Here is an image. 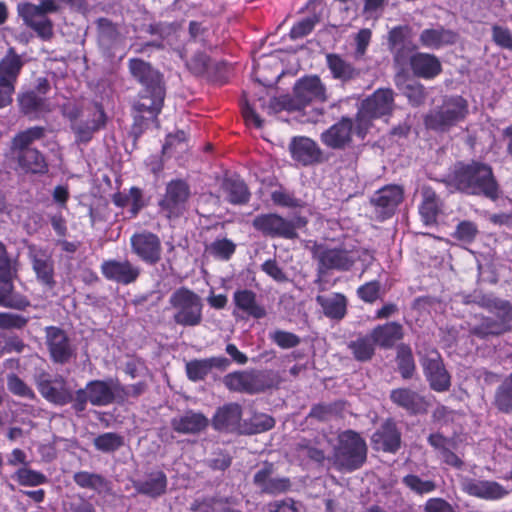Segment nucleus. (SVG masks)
Listing matches in <instances>:
<instances>
[{
    "mask_svg": "<svg viewBox=\"0 0 512 512\" xmlns=\"http://www.w3.org/2000/svg\"><path fill=\"white\" fill-rule=\"evenodd\" d=\"M16 273L17 271L12 266L7 248L5 244L0 241V284H9L11 286Z\"/></svg>",
    "mask_w": 512,
    "mask_h": 512,
    "instance_id": "59",
    "label": "nucleus"
},
{
    "mask_svg": "<svg viewBox=\"0 0 512 512\" xmlns=\"http://www.w3.org/2000/svg\"><path fill=\"white\" fill-rule=\"evenodd\" d=\"M7 389L15 396L36 400V394L33 389L17 374L11 373L7 376Z\"/></svg>",
    "mask_w": 512,
    "mask_h": 512,
    "instance_id": "56",
    "label": "nucleus"
},
{
    "mask_svg": "<svg viewBox=\"0 0 512 512\" xmlns=\"http://www.w3.org/2000/svg\"><path fill=\"white\" fill-rule=\"evenodd\" d=\"M272 473L273 464L266 463L263 468L255 473L253 483L260 488L262 493L269 495H278L290 490L291 481L289 478H272Z\"/></svg>",
    "mask_w": 512,
    "mask_h": 512,
    "instance_id": "28",
    "label": "nucleus"
},
{
    "mask_svg": "<svg viewBox=\"0 0 512 512\" xmlns=\"http://www.w3.org/2000/svg\"><path fill=\"white\" fill-rule=\"evenodd\" d=\"M186 67L195 76L213 78V64L205 52H196L186 61Z\"/></svg>",
    "mask_w": 512,
    "mask_h": 512,
    "instance_id": "51",
    "label": "nucleus"
},
{
    "mask_svg": "<svg viewBox=\"0 0 512 512\" xmlns=\"http://www.w3.org/2000/svg\"><path fill=\"white\" fill-rule=\"evenodd\" d=\"M353 126L351 118L342 117L321 134V142L331 149H344L352 142Z\"/></svg>",
    "mask_w": 512,
    "mask_h": 512,
    "instance_id": "24",
    "label": "nucleus"
},
{
    "mask_svg": "<svg viewBox=\"0 0 512 512\" xmlns=\"http://www.w3.org/2000/svg\"><path fill=\"white\" fill-rule=\"evenodd\" d=\"M172 429L183 435H196L207 429L209 419L201 412L187 410L184 414L171 419Z\"/></svg>",
    "mask_w": 512,
    "mask_h": 512,
    "instance_id": "30",
    "label": "nucleus"
},
{
    "mask_svg": "<svg viewBox=\"0 0 512 512\" xmlns=\"http://www.w3.org/2000/svg\"><path fill=\"white\" fill-rule=\"evenodd\" d=\"M275 419L265 413L254 412L250 419H246L240 426V433L244 435H255L267 432L274 428Z\"/></svg>",
    "mask_w": 512,
    "mask_h": 512,
    "instance_id": "45",
    "label": "nucleus"
},
{
    "mask_svg": "<svg viewBox=\"0 0 512 512\" xmlns=\"http://www.w3.org/2000/svg\"><path fill=\"white\" fill-rule=\"evenodd\" d=\"M403 200V188L396 184H390L378 189L370 198V204L373 207L376 219L383 222L396 213Z\"/></svg>",
    "mask_w": 512,
    "mask_h": 512,
    "instance_id": "15",
    "label": "nucleus"
},
{
    "mask_svg": "<svg viewBox=\"0 0 512 512\" xmlns=\"http://www.w3.org/2000/svg\"><path fill=\"white\" fill-rule=\"evenodd\" d=\"M107 124V115L104 107L99 102H94L92 109H88L87 119L81 120L71 125L75 134L76 142L87 144L94 134L105 128Z\"/></svg>",
    "mask_w": 512,
    "mask_h": 512,
    "instance_id": "17",
    "label": "nucleus"
},
{
    "mask_svg": "<svg viewBox=\"0 0 512 512\" xmlns=\"http://www.w3.org/2000/svg\"><path fill=\"white\" fill-rule=\"evenodd\" d=\"M60 10V6L55 0H41L39 4L25 3L19 11L30 13V15H37L40 17H47L49 13H56Z\"/></svg>",
    "mask_w": 512,
    "mask_h": 512,
    "instance_id": "60",
    "label": "nucleus"
},
{
    "mask_svg": "<svg viewBox=\"0 0 512 512\" xmlns=\"http://www.w3.org/2000/svg\"><path fill=\"white\" fill-rule=\"evenodd\" d=\"M394 104V92L390 88H379L361 103L364 111L370 113L376 119L392 112Z\"/></svg>",
    "mask_w": 512,
    "mask_h": 512,
    "instance_id": "33",
    "label": "nucleus"
},
{
    "mask_svg": "<svg viewBox=\"0 0 512 512\" xmlns=\"http://www.w3.org/2000/svg\"><path fill=\"white\" fill-rule=\"evenodd\" d=\"M93 443L97 450L111 453L117 451L124 445V438L115 432H106L98 435Z\"/></svg>",
    "mask_w": 512,
    "mask_h": 512,
    "instance_id": "53",
    "label": "nucleus"
},
{
    "mask_svg": "<svg viewBox=\"0 0 512 512\" xmlns=\"http://www.w3.org/2000/svg\"><path fill=\"white\" fill-rule=\"evenodd\" d=\"M448 184L462 194L491 201H496L501 193L493 167L479 160L456 162L448 175Z\"/></svg>",
    "mask_w": 512,
    "mask_h": 512,
    "instance_id": "2",
    "label": "nucleus"
},
{
    "mask_svg": "<svg viewBox=\"0 0 512 512\" xmlns=\"http://www.w3.org/2000/svg\"><path fill=\"white\" fill-rule=\"evenodd\" d=\"M373 448L385 453H396L401 448L402 433L393 418L385 419L371 436Z\"/></svg>",
    "mask_w": 512,
    "mask_h": 512,
    "instance_id": "19",
    "label": "nucleus"
},
{
    "mask_svg": "<svg viewBox=\"0 0 512 512\" xmlns=\"http://www.w3.org/2000/svg\"><path fill=\"white\" fill-rule=\"evenodd\" d=\"M102 275L109 281L122 285H130L139 278L141 269L128 259L123 261L109 259L101 263Z\"/></svg>",
    "mask_w": 512,
    "mask_h": 512,
    "instance_id": "21",
    "label": "nucleus"
},
{
    "mask_svg": "<svg viewBox=\"0 0 512 512\" xmlns=\"http://www.w3.org/2000/svg\"><path fill=\"white\" fill-rule=\"evenodd\" d=\"M252 225L263 236L270 238L296 239L297 229L300 227L293 220L286 219L277 213H263L257 215Z\"/></svg>",
    "mask_w": 512,
    "mask_h": 512,
    "instance_id": "12",
    "label": "nucleus"
},
{
    "mask_svg": "<svg viewBox=\"0 0 512 512\" xmlns=\"http://www.w3.org/2000/svg\"><path fill=\"white\" fill-rule=\"evenodd\" d=\"M169 304L175 310L173 321L183 327H194L203 320V302L201 297L189 289L181 286L169 298Z\"/></svg>",
    "mask_w": 512,
    "mask_h": 512,
    "instance_id": "6",
    "label": "nucleus"
},
{
    "mask_svg": "<svg viewBox=\"0 0 512 512\" xmlns=\"http://www.w3.org/2000/svg\"><path fill=\"white\" fill-rule=\"evenodd\" d=\"M131 252L143 263L154 266L162 259V242L160 237L149 231L141 230L130 237Z\"/></svg>",
    "mask_w": 512,
    "mask_h": 512,
    "instance_id": "13",
    "label": "nucleus"
},
{
    "mask_svg": "<svg viewBox=\"0 0 512 512\" xmlns=\"http://www.w3.org/2000/svg\"><path fill=\"white\" fill-rule=\"evenodd\" d=\"M228 499L215 496H207L201 499H195L191 504L192 512H231L228 506Z\"/></svg>",
    "mask_w": 512,
    "mask_h": 512,
    "instance_id": "50",
    "label": "nucleus"
},
{
    "mask_svg": "<svg viewBox=\"0 0 512 512\" xmlns=\"http://www.w3.org/2000/svg\"><path fill=\"white\" fill-rule=\"evenodd\" d=\"M318 272L329 270L348 271L355 263L353 252L343 247L323 248L317 253Z\"/></svg>",
    "mask_w": 512,
    "mask_h": 512,
    "instance_id": "20",
    "label": "nucleus"
},
{
    "mask_svg": "<svg viewBox=\"0 0 512 512\" xmlns=\"http://www.w3.org/2000/svg\"><path fill=\"white\" fill-rule=\"evenodd\" d=\"M31 261L37 280L49 289H53L56 285L53 260L43 253L33 255Z\"/></svg>",
    "mask_w": 512,
    "mask_h": 512,
    "instance_id": "42",
    "label": "nucleus"
},
{
    "mask_svg": "<svg viewBox=\"0 0 512 512\" xmlns=\"http://www.w3.org/2000/svg\"><path fill=\"white\" fill-rule=\"evenodd\" d=\"M207 251L216 259L228 261L236 251V244L228 238L216 239L207 247Z\"/></svg>",
    "mask_w": 512,
    "mask_h": 512,
    "instance_id": "54",
    "label": "nucleus"
},
{
    "mask_svg": "<svg viewBox=\"0 0 512 512\" xmlns=\"http://www.w3.org/2000/svg\"><path fill=\"white\" fill-rule=\"evenodd\" d=\"M327 101L326 87L317 75L299 78L293 87V107L304 109L311 103H324Z\"/></svg>",
    "mask_w": 512,
    "mask_h": 512,
    "instance_id": "14",
    "label": "nucleus"
},
{
    "mask_svg": "<svg viewBox=\"0 0 512 512\" xmlns=\"http://www.w3.org/2000/svg\"><path fill=\"white\" fill-rule=\"evenodd\" d=\"M128 71L131 77L141 85L137 100L133 104L136 112L133 118V129L142 133L146 124L143 113L157 119L161 113L166 95L163 75L151 63L141 58L128 60Z\"/></svg>",
    "mask_w": 512,
    "mask_h": 512,
    "instance_id": "1",
    "label": "nucleus"
},
{
    "mask_svg": "<svg viewBox=\"0 0 512 512\" xmlns=\"http://www.w3.org/2000/svg\"><path fill=\"white\" fill-rule=\"evenodd\" d=\"M478 233V226L475 222L462 220L457 224L452 237L460 242L471 244L475 241Z\"/></svg>",
    "mask_w": 512,
    "mask_h": 512,
    "instance_id": "57",
    "label": "nucleus"
},
{
    "mask_svg": "<svg viewBox=\"0 0 512 512\" xmlns=\"http://www.w3.org/2000/svg\"><path fill=\"white\" fill-rule=\"evenodd\" d=\"M370 334L376 344L384 349L392 348L404 336L403 326L395 321L375 326Z\"/></svg>",
    "mask_w": 512,
    "mask_h": 512,
    "instance_id": "37",
    "label": "nucleus"
},
{
    "mask_svg": "<svg viewBox=\"0 0 512 512\" xmlns=\"http://www.w3.org/2000/svg\"><path fill=\"white\" fill-rule=\"evenodd\" d=\"M46 345L50 359L55 364L64 365L75 355L67 333L56 326L46 328Z\"/></svg>",
    "mask_w": 512,
    "mask_h": 512,
    "instance_id": "18",
    "label": "nucleus"
},
{
    "mask_svg": "<svg viewBox=\"0 0 512 512\" xmlns=\"http://www.w3.org/2000/svg\"><path fill=\"white\" fill-rule=\"evenodd\" d=\"M356 294L364 303L373 304L381 299V283L378 280L366 282L357 288Z\"/></svg>",
    "mask_w": 512,
    "mask_h": 512,
    "instance_id": "61",
    "label": "nucleus"
},
{
    "mask_svg": "<svg viewBox=\"0 0 512 512\" xmlns=\"http://www.w3.org/2000/svg\"><path fill=\"white\" fill-rule=\"evenodd\" d=\"M403 484L416 494H428L436 490V483L432 480H422L418 475L408 474L402 479Z\"/></svg>",
    "mask_w": 512,
    "mask_h": 512,
    "instance_id": "58",
    "label": "nucleus"
},
{
    "mask_svg": "<svg viewBox=\"0 0 512 512\" xmlns=\"http://www.w3.org/2000/svg\"><path fill=\"white\" fill-rule=\"evenodd\" d=\"M493 405L504 414H512V372L496 388Z\"/></svg>",
    "mask_w": 512,
    "mask_h": 512,
    "instance_id": "47",
    "label": "nucleus"
},
{
    "mask_svg": "<svg viewBox=\"0 0 512 512\" xmlns=\"http://www.w3.org/2000/svg\"><path fill=\"white\" fill-rule=\"evenodd\" d=\"M509 331H511V327L505 326L497 318L481 316L480 323L470 329V334L479 339H487L490 336H500Z\"/></svg>",
    "mask_w": 512,
    "mask_h": 512,
    "instance_id": "43",
    "label": "nucleus"
},
{
    "mask_svg": "<svg viewBox=\"0 0 512 512\" xmlns=\"http://www.w3.org/2000/svg\"><path fill=\"white\" fill-rule=\"evenodd\" d=\"M24 60L14 47H9L0 59V78L17 84L24 67Z\"/></svg>",
    "mask_w": 512,
    "mask_h": 512,
    "instance_id": "41",
    "label": "nucleus"
},
{
    "mask_svg": "<svg viewBox=\"0 0 512 512\" xmlns=\"http://www.w3.org/2000/svg\"><path fill=\"white\" fill-rule=\"evenodd\" d=\"M465 489L469 495L486 500L501 499L508 494V491L495 481L471 480Z\"/></svg>",
    "mask_w": 512,
    "mask_h": 512,
    "instance_id": "40",
    "label": "nucleus"
},
{
    "mask_svg": "<svg viewBox=\"0 0 512 512\" xmlns=\"http://www.w3.org/2000/svg\"><path fill=\"white\" fill-rule=\"evenodd\" d=\"M46 128L32 126L17 132L11 139V159L15 163L14 170L25 175L42 176L49 172V164L46 156L37 148L32 147L36 142L44 138Z\"/></svg>",
    "mask_w": 512,
    "mask_h": 512,
    "instance_id": "3",
    "label": "nucleus"
},
{
    "mask_svg": "<svg viewBox=\"0 0 512 512\" xmlns=\"http://www.w3.org/2000/svg\"><path fill=\"white\" fill-rule=\"evenodd\" d=\"M187 140V134L183 130L168 134L162 146V153L171 155L174 151H183L187 147Z\"/></svg>",
    "mask_w": 512,
    "mask_h": 512,
    "instance_id": "62",
    "label": "nucleus"
},
{
    "mask_svg": "<svg viewBox=\"0 0 512 512\" xmlns=\"http://www.w3.org/2000/svg\"><path fill=\"white\" fill-rule=\"evenodd\" d=\"M221 188L225 194V199L230 204L245 205L250 201V190L244 180L239 177L224 178Z\"/></svg>",
    "mask_w": 512,
    "mask_h": 512,
    "instance_id": "39",
    "label": "nucleus"
},
{
    "mask_svg": "<svg viewBox=\"0 0 512 512\" xmlns=\"http://www.w3.org/2000/svg\"><path fill=\"white\" fill-rule=\"evenodd\" d=\"M289 151L291 158L305 167L324 161L321 148L314 140L308 137H294L289 144Z\"/></svg>",
    "mask_w": 512,
    "mask_h": 512,
    "instance_id": "22",
    "label": "nucleus"
},
{
    "mask_svg": "<svg viewBox=\"0 0 512 512\" xmlns=\"http://www.w3.org/2000/svg\"><path fill=\"white\" fill-rule=\"evenodd\" d=\"M14 291V284H0V306L10 309L24 310L29 305V300L24 296H18L12 298V292Z\"/></svg>",
    "mask_w": 512,
    "mask_h": 512,
    "instance_id": "52",
    "label": "nucleus"
},
{
    "mask_svg": "<svg viewBox=\"0 0 512 512\" xmlns=\"http://www.w3.org/2000/svg\"><path fill=\"white\" fill-rule=\"evenodd\" d=\"M326 64L334 79L342 83L356 80L361 75V70L345 60L341 55L329 53L326 55Z\"/></svg>",
    "mask_w": 512,
    "mask_h": 512,
    "instance_id": "36",
    "label": "nucleus"
},
{
    "mask_svg": "<svg viewBox=\"0 0 512 512\" xmlns=\"http://www.w3.org/2000/svg\"><path fill=\"white\" fill-rule=\"evenodd\" d=\"M97 42L103 54L113 58L114 50L123 41L117 24L110 19L101 17L96 20Z\"/></svg>",
    "mask_w": 512,
    "mask_h": 512,
    "instance_id": "25",
    "label": "nucleus"
},
{
    "mask_svg": "<svg viewBox=\"0 0 512 512\" xmlns=\"http://www.w3.org/2000/svg\"><path fill=\"white\" fill-rule=\"evenodd\" d=\"M116 395L113 390L112 380H91L85 388L75 391V402L72 409L76 413H82L90 402L93 406H108L114 403Z\"/></svg>",
    "mask_w": 512,
    "mask_h": 512,
    "instance_id": "11",
    "label": "nucleus"
},
{
    "mask_svg": "<svg viewBox=\"0 0 512 512\" xmlns=\"http://www.w3.org/2000/svg\"><path fill=\"white\" fill-rule=\"evenodd\" d=\"M17 102L19 111L30 119L38 118L41 114L50 111L47 98L39 95L35 90L19 93Z\"/></svg>",
    "mask_w": 512,
    "mask_h": 512,
    "instance_id": "34",
    "label": "nucleus"
},
{
    "mask_svg": "<svg viewBox=\"0 0 512 512\" xmlns=\"http://www.w3.org/2000/svg\"><path fill=\"white\" fill-rule=\"evenodd\" d=\"M376 342L371 334L360 335L348 344L353 357L359 362H368L375 355Z\"/></svg>",
    "mask_w": 512,
    "mask_h": 512,
    "instance_id": "46",
    "label": "nucleus"
},
{
    "mask_svg": "<svg viewBox=\"0 0 512 512\" xmlns=\"http://www.w3.org/2000/svg\"><path fill=\"white\" fill-rule=\"evenodd\" d=\"M422 201L419 205V214L425 225H434L442 212L443 202L436 191L430 186L421 190Z\"/></svg>",
    "mask_w": 512,
    "mask_h": 512,
    "instance_id": "35",
    "label": "nucleus"
},
{
    "mask_svg": "<svg viewBox=\"0 0 512 512\" xmlns=\"http://www.w3.org/2000/svg\"><path fill=\"white\" fill-rule=\"evenodd\" d=\"M19 15L25 25L31 28L43 41H50L54 36L53 22L48 17L30 15V13L19 11Z\"/></svg>",
    "mask_w": 512,
    "mask_h": 512,
    "instance_id": "44",
    "label": "nucleus"
},
{
    "mask_svg": "<svg viewBox=\"0 0 512 512\" xmlns=\"http://www.w3.org/2000/svg\"><path fill=\"white\" fill-rule=\"evenodd\" d=\"M469 114L468 101L460 96H445L440 105L429 110L423 118L427 130L438 134L448 133L463 122Z\"/></svg>",
    "mask_w": 512,
    "mask_h": 512,
    "instance_id": "4",
    "label": "nucleus"
},
{
    "mask_svg": "<svg viewBox=\"0 0 512 512\" xmlns=\"http://www.w3.org/2000/svg\"><path fill=\"white\" fill-rule=\"evenodd\" d=\"M398 371L404 380H410L416 373V364L411 348L408 345L398 347L396 355Z\"/></svg>",
    "mask_w": 512,
    "mask_h": 512,
    "instance_id": "49",
    "label": "nucleus"
},
{
    "mask_svg": "<svg viewBox=\"0 0 512 512\" xmlns=\"http://www.w3.org/2000/svg\"><path fill=\"white\" fill-rule=\"evenodd\" d=\"M191 196L189 184L183 179H173L166 184L165 193L158 201L159 213L168 220L184 215Z\"/></svg>",
    "mask_w": 512,
    "mask_h": 512,
    "instance_id": "8",
    "label": "nucleus"
},
{
    "mask_svg": "<svg viewBox=\"0 0 512 512\" xmlns=\"http://www.w3.org/2000/svg\"><path fill=\"white\" fill-rule=\"evenodd\" d=\"M270 339L281 349H290L297 347L301 342L300 337L295 333L281 329H277L274 332L270 333Z\"/></svg>",
    "mask_w": 512,
    "mask_h": 512,
    "instance_id": "64",
    "label": "nucleus"
},
{
    "mask_svg": "<svg viewBox=\"0 0 512 512\" xmlns=\"http://www.w3.org/2000/svg\"><path fill=\"white\" fill-rule=\"evenodd\" d=\"M242 406L238 403L231 402L218 407L212 417V426L217 431L233 432L238 430L242 425Z\"/></svg>",
    "mask_w": 512,
    "mask_h": 512,
    "instance_id": "26",
    "label": "nucleus"
},
{
    "mask_svg": "<svg viewBox=\"0 0 512 512\" xmlns=\"http://www.w3.org/2000/svg\"><path fill=\"white\" fill-rule=\"evenodd\" d=\"M389 399L396 407L404 410L410 416L425 415L430 407L426 396L409 387L392 389Z\"/></svg>",
    "mask_w": 512,
    "mask_h": 512,
    "instance_id": "16",
    "label": "nucleus"
},
{
    "mask_svg": "<svg viewBox=\"0 0 512 512\" xmlns=\"http://www.w3.org/2000/svg\"><path fill=\"white\" fill-rule=\"evenodd\" d=\"M13 479L21 486H39L48 482L43 473L27 468H19L13 475Z\"/></svg>",
    "mask_w": 512,
    "mask_h": 512,
    "instance_id": "55",
    "label": "nucleus"
},
{
    "mask_svg": "<svg viewBox=\"0 0 512 512\" xmlns=\"http://www.w3.org/2000/svg\"><path fill=\"white\" fill-rule=\"evenodd\" d=\"M367 453V444L361 435L354 430H346L338 436L333 454L334 467L340 472H354L365 464Z\"/></svg>",
    "mask_w": 512,
    "mask_h": 512,
    "instance_id": "5",
    "label": "nucleus"
},
{
    "mask_svg": "<svg viewBox=\"0 0 512 512\" xmlns=\"http://www.w3.org/2000/svg\"><path fill=\"white\" fill-rule=\"evenodd\" d=\"M225 387L232 392L257 394L273 387L271 373L267 371H234L223 378Z\"/></svg>",
    "mask_w": 512,
    "mask_h": 512,
    "instance_id": "9",
    "label": "nucleus"
},
{
    "mask_svg": "<svg viewBox=\"0 0 512 512\" xmlns=\"http://www.w3.org/2000/svg\"><path fill=\"white\" fill-rule=\"evenodd\" d=\"M233 316L239 313L244 317L262 319L267 315L266 308L257 300V294L250 289H237L233 294Z\"/></svg>",
    "mask_w": 512,
    "mask_h": 512,
    "instance_id": "23",
    "label": "nucleus"
},
{
    "mask_svg": "<svg viewBox=\"0 0 512 512\" xmlns=\"http://www.w3.org/2000/svg\"><path fill=\"white\" fill-rule=\"evenodd\" d=\"M295 451L300 458H307L322 465L326 459L325 451L319 447L317 439L302 438L295 445Z\"/></svg>",
    "mask_w": 512,
    "mask_h": 512,
    "instance_id": "48",
    "label": "nucleus"
},
{
    "mask_svg": "<svg viewBox=\"0 0 512 512\" xmlns=\"http://www.w3.org/2000/svg\"><path fill=\"white\" fill-rule=\"evenodd\" d=\"M34 382L38 392L47 402L55 406L74 404L75 393L63 376L57 375L52 378L48 372L41 371L34 376Z\"/></svg>",
    "mask_w": 512,
    "mask_h": 512,
    "instance_id": "10",
    "label": "nucleus"
},
{
    "mask_svg": "<svg viewBox=\"0 0 512 512\" xmlns=\"http://www.w3.org/2000/svg\"><path fill=\"white\" fill-rule=\"evenodd\" d=\"M210 373V365L207 359H195L186 364V374L189 380L198 382L204 380Z\"/></svg>",
    "mask_w": 512,
    "mask_h": 512,
    "instance_id": "63",
    "label": "nucleus"
},
{
    "mask_svg": "<svg viewBox=\"0 0 512 512\" xmlns=\"http://www.w3.org/2000/svg\"><path fill=\"white\" fill-rule=\"evenodd\" d=\"M317 304L322 308L323 314L332 320H342L347 314L348 301L344 294L333 293L330 297L317 295Z\"/></svg>",
    "mask_w": 512,
    "mask_h": 512,
    "instance_id": "38",
    "label": "nucleus"
},
{
    "mask_svg": "<svg viewBox=\"0 0 512 512\" xmlns=\"http://www.w3.org/2000/svg\"><path fill=\"white\" fill-rule=\"evenodd\" d=\"M411 29L407 25L393 27L388 33V44L396 63L406 61L409 53L417 49L410 40Z\"/></svg>",
    "mask_w": 512,
    "mask_h": 512,
    "instance_id": "27",
    "label": "nucleus"
},
{
    "mask_svg": "<svg viewBox=\"0 0 512 512\" xmlns=\"http://www.w3.org/2000/svg\"><path fill=\"white\" fill-rule=\"evenodd\" d=\"M168 478L163 470L146 473L143 479L133 481L134 489L141 495L156 499L167 491Z\"/></svg>",
    "mask_w": 512,
    "mask_h": 512,
    "instance_id": "32",
    "label": "nucleus"
},
{
    "mask_svg": "<svg viewBox=\"0 0 512 512\" xmlns=\"http://www.w3.org/2000/svg\"><path fill=\"white\" fill-rule=\"evenodd\" d=\"M457 40L458 33L442 25H438L435 28H426L419 35L421 46L431 50H439L443 47L454 45Z\"/></svg>",
    "mask_w": 512,
    "mask_h": 512,
    "instance_id": "31",
    "label": "nucleus"
},
{
    "mask_svg": "<svg viewBox=\"0 0 512 512\" xmlns=\"http://www.w3.org/2000/svg\"><path fill=\"white\" fill-rule=\"evenodd\" d=\"M417 355L429 388L437 393L448 392L452 386V376L440 352L434 347H427L418 351Z\"/></svg>",
    "mask_w": 512,
    "mask_h": 512,
    "instance_id": "7",
    "label": "nucleus"
},
{
    "mask_svg": "<svg viewBox=\"0 0 512 512\" xmlns=\"http://www.w3.org/2000/svg\"><path fill=\"white\" fill-rule=\"evenodd\" d=\"M409 65L413 74L419 78L431 80L442 72L439 58L430 53L416 52L409 57Z\"/></svg>",
    "mask_w": 512,
    "mask_h": 512,
    "instance_id": "29",
    "label": "nucleus"
}]
</instances>
